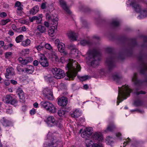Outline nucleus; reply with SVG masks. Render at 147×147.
Wrapping results in <instances>:
<instances>
[{"label":"nucleus","mask_w":147,"mask_h":147,"mask_svg":"<svg viewBox=\"0 0 147 147\" xmlns=\"http://www.w3.org/2000/svg\"><path fill=\"white\" fill-rule=\"evenodd\" d=\"M81 68L77 62L74 61L73 59H69V62L67 65L66 69H68V71L66 72L67 76L69 78H74L76 76L77 72L80 71Z\"/></svg>","instance_id":"obj_1"},{"label":"nucleus","mask_w":147,"mask_h":147,"mask_svg":"<svg viewBox=\"0 0 147 147\" xmlns=\"http://www.w3.org/2000/svg\"><path fill=\"white\" fill-rule=\"evenodd\" d=\"M118 95L117 98V105H118L119 103L122 101L123 99H126L129 96L131 90L128 87L127 85H125L121 87H118Z\"/></svg>","instance_id":"obj_2"},{"label":"nucleus","mask_w":147,"mask_h":147,"mask_svg":"<svg viewBox=\"0 0 147 147\" xmlns=\"http://www.w3.org/2000/svg\"><path fill=\"white\" fill-rule=\"evenodd\" d=\"M88 62L90 63L93 67H95L98 65L99 59L98 55L96 53L90 51L88 52V55L86 58Z\"/></svg>","instance_id":"obj_3"},{"label":"nucleus","mask_w":147,"mask_h":147,"mask_svg":"<svg viewBox=\"0 0 147 147\" xmlns=\"http://www.w3.org/2000/svg\"><path fill=\"white\" fill-rule=\"evenodd\" d=\"M41 107L47 111L52 113L56 112L57 109L55 106L51 102L48 101H42L40 103Z\"/></svg>","instance_id":"obj_4"},{"label":"nucleus","mask_w":147,"mask_h":147,"mask_svg":"<svg viewBox=\"0 0 147 147\" xmlns=\"http://www.w3.org/2000/svg\"><path fill=\"white\" fill-rule=\"evenodd\" d=\"M127 5H132L136 12H140L141 16L145 17H147V11L143 10L141 11V7L136 2L132 3L129 0L128 2H127Z\"/></svg>","instance_id":"obj_5"},{"label":"nucleus","mask_w":147,"mask_h":147,"mask_svg":"<svg viewBox=\"0 0 147 147\" xmlns=\"http://www.w3.org/2000/svg\"><path fill=\"white\" fill-rule=\"evenodd\" d=\"M52 71L54 77L57 79L63 78L65 76L64 71L59 68H53L52 69Z\"/></svg>","instance_id":"obj_6"},{"label":"nucleus","mask_w":147,"mask_h":147,"mask_svg":"<svg viewBox=\"0 0 147 147\" xmlns=\"http://www.w3.org/2000/svg\"><path fill=\"white\" fill-rule=\"evenodd\" d=\"M106 63L108 66V69L107 70H105L103 69H101L100 73L102 75H104L106 73H108L114 66L113 59L111 58H107L106 61Z\"/></svg>","instance_id":"obj_7"},{"label":"nucleus","mask_w":147,"mask_h":147,"mask_svg":"<svg viewBox=\"0 0 147 147\" xmlns=\"http://www.w3.org/2000/svg\"><path fill=\"white\" fill-rule=\"evenodd\" d=\"M43 94L46 98L49 100L53 99V95L50 89L47 88H45L42 91Z\"/></svg>","instance_id":"obj_8"},{"label":"nucleus","mask_w":147,"mask_h":147,"mask_svg":"<svg viewBox=\"0 0 147 147\" xmlns=\"http://www.w3.org/2000/svg\"><path fill=\"white\" fill-rule=\"evenodd\" d=\"M55 21H54L55 24H52V26L51 27V28L48 31L49 35L51 36H53L55 35V30L57 28L58 25V18H56Z\"/></svg>","instance_id":"obj_9"},{"label":"nucleus","mask_w":147,"mask_h":147,"mask_svg":"<svg viewBox=\"0 0 147 147\" xmlns=\"http://www.w3.org/2000/svg\"><path fill=\"white\" fill-rule=\"evenodd\" d=\"M92 138L97 141L102 142L103 140V135L100 132H96L92 135Z\"/></svg>","instance_id":"obj_10"},{"label":"nucleus","mask_w":147,"mask_h":147,"mask_svg":"<svg viewBox=\"0 0 147 147\" xmlns=\"http://www.w3.org/2000/svg\"><path fill=\"white\" fill-rule=\"evenodd\" d=\"M15 74V72L13 69L11 67H9L7 68L6 73L5 74V77L7 79L9 78V76H13Z\"/></svg>","instance_id":"obj_11"},{"label":"nucleus","mask_w":147,"mask_h":147,"mask_svg":"<svg viewBox=\"0 0 147 147\" xmlns=\"http://www.w3.org/2000/svg\"><path fill=\"white\" fill-rule=\"evenodd\" d=\"M40 57L39 62L41 65L44 67L48 66L49 63L47 60V58L45 57L43 55L40 56Z\"/></svg>","instance_id":"obj_12"},{"label":"nucleus","mask_w":147,"mask_h":147,"mask_svg":"<svg viewBox=\"0 0 147 147\" xmlns=\"http://www.w3.org/2000/svg\"><path fill=\"white\" fill-rule=\"evenodd\" d=\"M68 38L70 41L76 40L78 36V34L74 32H70L67 34Z\"/></svg>","instance_id":"obj_13"},{"label":"nucleus","mask_w":147,"mask_h":147,"mask_svg":"<svg viewBox=\"0 0 147 147\" xmlns=\"http://www.w3.org/2000/svg\"><path fill=\"white\" fill-rule=\"evenodd\" d=\"M16 92L19 95L20 101L22 102L24 101L25 99V94L22 89L20 88L18 89L16 91Z\"/></svg>","instance_id":"obj_14"},{"label":"nucleus","mask_w":147,"mask_h":147,"mask_svg":"<svg viewBox=\"0 0 147 147\" xmlns=\"http://www.w3.org/2000/svg\"><path fill=\"white\" fill-rule=\"evenodd\" d=\"M57 48L59 51L61 53H62L64 55H66L67 53L65 50V44L62 42H60V44L57 46Z\"/></svg>","instance_id":"obj_15"},{"label":"nucleus","mask_w":147,"mask_h":147,"mask_svg":"<svg viewBox=\"0 0 147 147\" xmlns=\"http://www.w3.org/2000/svg\"><path fill=\"white\" fill-rule=\"evenodd\" d=\"M67 102V98L64 96L60 98L58 100V104L60 106H65Z\"/></svg>","instance_id":"obj_16"},{"label":"nucleus","mask_w":147,"mask_h":147,"mask_svg":"<svg viewBox=\"0 0 147 147\" xmlns=\"http://www.w3.org/2000/svg\"><path fill=\"white\" fill-rule=\"evenodd\" d=\"M22 72L29 74H32L34 70V67L32 65L28 66L27 68L21 69Z\"/></svg>","instance_id":"obj_17"},{"label":"nucleus","mask_w":147,"mask_h":147,"mask_svg":"<svg viewBox=\"0 0 147 147\" xmlns=\"http://www.w3.org/2000/svg\"><path fill=\"white\" fill-rule=\"evenodd\" d=\"M60 5L61 7L66 12L69 14L71 13V12L68 7L66 5V3L64 0H59Z\"/></svg>","instance_id":"obj_18"},{"label":"nucleus","mask_w":147,"mask_h":147,"mask_svg":"<svg viewBox=\"0 0 147 147\" xmlns=\"http://www.w3.org/2000/svg\"><path fill=\"white\" fill-rule=\"evenodd\" d=\"M68 47L71 50L72 54L76 55V56L78 55L79 51L75 45L71 44L68 45Z\"/></svg>","instance_id":"obj_19"},{"label":"nucleus","mask_w":147,"mask_h":147,"mask_svg":"<svg viewBox=\"0 0 147 147\" xmlns=\"http://www.w3.org/2000/svg\"><path fill=\"white\" fill-rule=\"evenodd\" d=\"M37 30L40 33H43L46 31V28L41 25H39L37 27Z\"/></svg>","instance_id":"obj_20"},{"label":"nucleus","mask_w":147,"mask_h":147,"mask_svg":"<svg viewBox=\"0 0 147 147\" xmlns=\"http://www.w3.org/2000/svg\"><path fill=\"white\" fill-rule=\"evenodd\" d=\"M116 128V126L113 122L110 123L105 131L106 132L112 131Z\"/></svg>","instance_id":"obj_21"},{"label":"nucleus","mask_w":147,"mask_h":147,"mask_svg":"<svg viewBox=\"0 0 147 147\" xmlns=\"http://www.w3.org/2000/svg\"><path fill=\"white\" fill-rule=\"evenodd\" d=\"M1 121L3 125L5 126H9L11 124L10 122L5 117L2 118Z\"/></svg>","instance_id":"obj_22"},{"label":"nucleus","mask_w":147,"mask_h":147,"mask_svg":"<svg viewBox=\"0 0 147 147\" xmlns=\"http://www.w3.org/2000/svg\"><path fill=\"white\" fill-rule=\"evenodd\" d=\"M82 114L81 112L78 109H76L71 114V117H78L81 115Z\"/></svg>","instance_id":"obj_23"},{"label":"nucleus","mask_w":147,"mask_h":147,"mask_svg":"<svg viewBox=\"0 0 147 147\" xmlns=\"http://www.w3.org/2000/svg\"><path fill=\"white\" fill-rule=\"evenodd\" d=\"M46 19L49 20H51L53 22V24H55L54 21H55L54 20H55L56 18H58L57 15L56 14H55L54 16H50V15L48 13L46 14Z\"/></svg>","instance_id":"obj_24"},{"label":"nucleus","mask_w":147,"mask_h":147,"mask_svg":"<svg viewBox=\"0 0 147 147\" xmlns=\"http://www.w3.org/2000/svg\"><path fill=\"white\" fill-rule=\"evenodd\" d=\"M13 98L10 95H6L3 98V101L7 103H9Z\"/></svg>","instance_id":"obj_25"},{"label":"nucleus","mask_w":147,"mask_h":147,"mask_svg":"<svg viewBox=\"0 0 147 147\" xmlns=\"http://www.w3.org/2000/svg\"><path fill=\"white\" fill-rule=\"evenodd\" d=\"M15 7H17V10L18 11H22L23 9L22 7L23 5L21 3L18 1H17L15 3Z\"/></svg>","instance_id":"obj_26"},{"label":"nucleus","mask_w":147,"mask_h":147,"mask_svg":"<svg viewBox=\"0 0 147 147\" xmlns=\"http://www.w3.org/2000/svg\"><path fill=\"white\" fill-rule=\"evenodd\" d=\"M35 16V20H36V23L38 24H41L42 21V15L40 14Z\"/></svg>","instance_id":"obj_27"},{"label":"nucleus","mask_w":147,"mask_h":147,"mask_svg":"<svg viewBox=\"0 0 147 147\" xmlns=\"http://www.w3.org/2000/svg\"><path fill=\"white\" fill-rule=\"evenodd\" d=\"M39 7L38 6H35L32 8L30 11V14L34 15L39 10Z\"/></svg>","instance_id":"obj_28"},{"label":"nucleus","mask_w":147,"mask_h":147,"mask_svg":"<svg viewBox=\"0 0 147 147\" xmlns=\"http://www.w3.org/2000/svg\"><path fill=\"white\" fill-rule=\"evenodd\" d=\"M55 120L54 117L53 116H49L48 117L46 120V122L48 124L52 123L54 124Z\"/></svg>","instance_id":"obj_29"},{"label":"nucleus","mask_w":147,"mask_h":147,"mask_svg":"<svg viewBox=\"0 0 147 147\" xmlns=\"http://www.w3.org/2000/svg\"><path fill=\"white\" fill-rule=\"evenodd\" d=\"M56 138H55L54 139V137H51V139H50V141L49 142V143H51V147H55L57 145V144L56 143Z\"/></svg>","instance_id":"obj_30"},{"label":"nucleus","mask_w":147,"mask_h":147,"mask_svg":"<svg viewBox=\"0 0 147 147\" xmlns=\"http://www.w3.org/2000/svg\"><path fill=\"white\" fill-rule=\"evenodd\" d=\"M31 43L30 40L29 39H27L23 40L22 42V45L24 47L28 46Z\"/></svg>","instance_id":"obj_31"},{"label":"nucleus","mask_w":147,"mask_h":147,"mask_svg":"<svg viewBox=\"0 0 147 147\" xmlns=\"http://www.w3.org/2000/svg\"><path fill=\"white\" fill-rule=\"evenodd\" d=\"M141 65L142 68L140 70V72L141 73L143 74L145 71L147 70V65L144 61H142Z\"/></svg>","instance_id":"obj_32"},{"label":"nucleus","mask_w":147,"mask_h":147,"mask_svg":"<svg viewBox=\"0 0 147 147\" xmlns=\"http://www.w3.org/2000/svg\"><path fill=\"white\" fill-rule=\"evenodd\" d=\"M66 112L62 108L60 109L58 111V114L60 117H62L64 115Z\"/></svg>","instance_id":"obj_33"},{"label":"nucleus","mask_w":147,"mask_h":147,"mask_svg":"<svg viewBox=\"0 0 147 147\" xmlns=\"http://www.w3.org/2000/svg\"><path fill=\"white\" fill-rule=\"evenodd\" d=\"M81 136L83 138H87L89 137L90 136V135H88V133L84 129L83 131L81 134Z\"/></svg>","instance_id":"obj_34"},{"label":"nucleus","mask_w":147,"mask_h":147,"mask_svg":"<svg viewBox=\"0 0 147 147\" xmlns=\"http://www.w3.org/2000/svg\"><path fill=\"white\" fill-rule=\"evenodd\" d=\"M137 74L135 73L132 78V80L134 82L135 84H138L139 83L140 81L138 80L137 78Z\"/></svg>","instance_id":"obj_35"},{"label":"nucleus","mask_w":147,"mask_h":147,"mask_svg":"<svg viewBox=\"0 0 147 147\" xmlns=\"http://www.w3.org/2000/svg\"><path fill=\"white\" fill-rule=\"evenodd\" d=\"M30 51V49H27L22 50L21 53L23 55L26 56L29 54Z\"/></svg>","instance_id":"obj_36"},{"label":"nucleus","mask_w":147,"mask_h":147,"mask_svg":"<svg viewBox=\"0 0 147 147\" xmlns=\"http://www.w3.org/2000/svg\"><path fill=\"white\" fill-rule=\"evenodd\" d=\"M18 60L23 65H26L28 63L26 59H24L22 57L19 58Z\"/></svg>","instance_id":"obj_37"},{"label":"nucleus","mask_w":147,"mask_h":147,"mask_svg":"<svg viewBox=\"0 0 147 147\" xmlns=\"http://www.w3.org/2000/svg\"><path fill=\"white\" fill-rule=\"evenodd\" d=\"M23 36L22 35H20L17 37L16 39V41L17 43H19L21 42L23 38Z\"/></svg>","instance_id":"obj_38"},{"label":"nucleus","mask_w":147,"mask_h":147,"mask_svg":"<svg viewBox=\"0 0 147 147\" xmlns=\"http://www.w3.org/2000/svg\"><path fill=\"white\" fill-rule=\"evenodd\" d=\"M80 43L83 46H85L86 45H90V43L89 41H87L85 40H83L81 41Z\"/></svg>","instance_id":"obj_39"},{"label":"nucleus","mask_w":147,"mask_h":147,"mask_svg":"<svg viewBox=\"0 0 147 147\" xmlns=\"http://www.w3.org/2000/svg\"><path fill=\"white\" fill-rule=\"evenodd\" d=\"M85 129L88 133V135L89 134L90 136L92 133V128L91 127H87Z\"/></svg>","instance_id":"obj_40"},{"label":"nucleus","mask_w":147,"mask_h":147,"mask_svg":"<svg viewBox=\"0 0 147 147\" xmlns=\"http://www.w3.org/2000/svg\"><path fill=\"white\" fill-rule=\"evenodd\" d=\"M10 21V20L9 19H7L5 20H2L1 21V25H5Z\"/></svg>","instance_id":"obj_41"},{"label":"nucleus","mask_w":147,"mask_h":147,"mask_svg":"<svg viewBox=\"0 0 147 147\" xmlns=\"http://www.w3.org/2000/svg\"><path fill=\"white\" fill-rule=\"evenodd\" d=\"M106 140L107 143L109 144H111L113 142V139L109 136L107 138Z\"/></svg>","instance_id":"obj_42"},{"label":"nucleus","mask_w":147,"mask_h":147,"mask_svg":"<svg viewBox=\"0 0 147 147\" xmlns=\"http://www.w3.org/2000/svg\"><path fill=\"white\" fill-rule=\"evenodd\" d=\"M10 103L14 106H16L17 105V101L15 98H12V100H11Z\"/></svg>","instance_id":"obj_43"},{"label":"nucleus","mask_w":147,"mask_h":147,"mask_svg":"<svg viewBox=\"0 0 147 147\" xmlns=\"http://www.w3.org/2000/svg\"><path fill=\"white\" fill-rule=\"evenodd\" d=\"M90 78V77L88 76H81L80 78V79L82 81H86Z\"/></svg>","instance_id":"obj_44"},{"label":"nucleus","mask_w":147,"mask_h":147,"mask_svg":"<svg viewBox=\"0 0 147 147\" xmlns=\"http://www.w3.org/2000/svg\"><path fill=\"white\" fill-rule=\"evenodd\" d=\"M45 47L46 49H48L50 51H51L52 50V49L51 46V45L47 43L45 45Z\"/></svg>","instance_id":"obj_45"},{"label":"nucleus","mask_w":147,"mask_h":147,"mask_svg":"<svg viewBox=\"0 0 147 147\" xmlns=\"http://www.w3.org/2000/svg\"><path fill=\"white\" fill-rule=\"evenodd\" d=\"M92 142L90 140L87 142L86 143V146L87 147H93V144H92Z\"/></svg>","instance_id":"obj_46"},{"label":"nucleus","mask_w":147,"mask_h":147,"mask_svg":"<svg viewBox=\"0 0 147 147\" xmlns=\"http://www.w3.org/2000/svg\"><path fill=\"white\" fill-rule=\"evenodd\" d=\"M112 24L114 26H117L119 25V23L118 22L114 20L112 22Z\"/></svg>","instance_id":"obj_47"},{"label":"nucleus","mask_w":147,"mask_h":147,"mask_svg":"<svg viewBox=\"0 0 147 147\" xmlns=\"http://www.w3.org/2000/svg\"><path fill=\"white\" fill-rule=\"evenodd\" d=\"M20 23L22 24H28L29 23V21L27 20H21Z\"/></svg>","instance_id":"obj_48"},{"label":"nucleus","mask_w":147,"mask_h":147,"mask_svg":"<svg viewBox=\"0 0 147 147\" xmlns=\"http://www.w3.org/2000/svg\"><path fill=\"white\" fill-rule=\"evenodd\" d=\"M113 78L115 81H118L120 78L117 75H114L113 76Z\"/></svg>","instance_id":"obj_49"},{"label":"nucleus","mask_w":147,"mask_h":147,"mask_svg":"<svg viewBox=\"0 0 147 147\" xmlns=\"http://www.w3.org/2000/svg\"><path fill=\"white\" fill-rule=\"evenodd\" d=\"M35 48L38 51H40L43 49L44 47L43 46L38 45L36 46Z\"/></svg>","instance_id":"obj_50"},{"label":"nucleus","mask_w":147,"mask_h":147,"mask_svg":"<svg viewBox=\"0 0 147 147\" xmlns=\"http://www.w3.org/2000/svg\"><path fill=\"white\" fill-rule=\"evenodd\" d=\"M7 16V13L5 12H2L0 13V16L1 18H4Z\"/></svg>","instance_id":"obj_51"},{"label":"nucleus","mask_w":147,"mask_h":147,"mask_svg":"<svg viewBox=\"0 0 147 147\" xmlns=\"http://www.w3.org/2000/svg\"><path fill=\"white\" fill-rule=\"evenodd\" d=\"M12 53L11 52H8L6 53L5 54V56L6 58H8L11 56L12 55Z\"/></svg>","instance_id":"obj_52"},{"label":"nucleus","mask_w":147,"mask_h":147,"mask_svg":"<svg viewBox=\"0 0 147 147\" xmlns=\"http://www.w3.org/2000/svg\"><path fill=\"white\" fill-rule=\"evenodd\" d=\"M26 59L28 63L30 62L33 60V58L31 57H27Z\"/></svg>","instance_id":"obj_53"},{"label":"nucleus","mask_w":147,"mask_h":147,"mask_svg":"<svg viewBox=\"0 0 147 147\" xmlns=\"http://www.w3.org/2000/svg\"><path fill=\"white\" fill-rule=\"evenodd\" d=\"M102 144H93V147H102Z\"/></svg>","instance_id":"obj_54"},{"label":"nucleus","mask_w":147,"mask_h":147,"mask_svg":"<svg viewBox=\"0 0 147 147\" xmlns=\"http://www.w3.org/2000/svg\"><path fill=\"white\" fill-rule=\"evenodd\" d=\"M130 141V140L129 138H128L126 140V141L124 142L123 143V146L125 147L126 146V144H127Z\"/></svg>","instance_id":"obj_55"},{"label":"nucleus","mask_w":147,"mask_h":147,"mask_svg":"<svg viewBox=\"0 0 147 147\" xmlns=\"http://www.w3.org/2000/svg\"><path fill=\"white\" fill-rule=\"evenodd\" d=\"M3 83L5 85L7 86H9L10 84V82L9 80H5L3 82Z\"/></svg>","instance_id":"obj_56"},{"label":"nucleus","mask_w":147,"mask_h":147,"mask_svg":"<svg viewBox=\"0 0 147 147\" xmlns=\"http://www.w3.org/2000/svg\"><path fill=\"white\" fill-rule=\"evenodd\" d=\"M36 16H34L32 18H29V19L31 22H32L34 21L35 20Z\"/></svg>","instance_id":"obj_57"},{"label":"nucleus","mask_w":147,"mask_h":147,"mask_svg":"<svg viewBox=\"0 0 147 147\" xmlns=\"http://www.w3.org/2000/svg\"><path fill=\"white\" fill-rule=\"evenodd\" d=\"M39 64L38 61L36 60H34L33 62V64L34 66H37Z\"/></svg>","instance_id":"obj_58"},{"label":"nucleus","mask_w":147,"mask_h":147,"mask_svg":"<svg viewBox=\"0 0 147 147\" xmlns=\"http://www.w3.org/2000/svg\"><path fill=\"white\" fill-rule=\"evenodd\" d=\"M30 112L31 115H34L36 113V110L34 109H32L30 111Z\"/></svg>","instance_id":"obj_59"},{"label":"nucleus","mask_w":147,"mask_h":147,"mask_svg":"<svg viewBox=\"0 0 147 147\" xmlns=\"http://www.w3.org/2000/svg\"><path fill=\"white\" fill-rule=\"evenodd\" d=\"M44 25L47 28L49 27V22L45 21L44 23Z\"/></svg>","instance_id":"obj_60"},{"label":"nucleus","mask_w":147,"mask_h":147,"mask_svg":"<svg viewBox=\"0 0 147 147\" xmlns=\"http://www.w3.org/2000/svg\"><path fill=\"white\" fill-rule=\"evenodd\" d=\"M6 113H7L11 114L12 113V110L11 109H7L6 110Z\"/></svg>","instance_id":"obj_61"},{"label":"nucleus","mask_w":147,"mask_h":147,"mask_svg":"<svg viewBox=\"0 0 147 147\" xmlns=\"http://www.w3.org/2000/svg\"><path fill=\"white\" fill-rule=\"evenodd\" d=\"M45 78L47 81H50L52 79V77L50 76L49 77L48 76H46L45 77Z\"/></svg>","instance_id":"obj_62"},{"label":"nucleus","mask_w":147,"mask_h":147,"mask_svg":"<svg viewBox=\"0 0 147 147\" xmlns=\"http://www.w3.org/2000/svg\"><path fill=\"white\" fill-rule=\"evenodd\" d=\"M46 3H42L41 5V7L42 9H44L46 7Z\"/></svg>","instance_id":"obj_63"},{"label":"nucleus","mask_w":147,"mask_h":147,"mask_svg":"<svg viewBox=\"0 0 147 147\" xmlns=\"http://www.w3.org/2000/svg\"><path fill=\"white\" fill-rule=\"evenodd\" d=\"M55 43L56 45H57L60 44V41L59 39H57L55 41Z\"/></svg>","instance_id":"obj_64"}]
</instances>
